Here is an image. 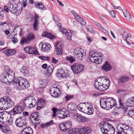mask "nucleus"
<instances>
[{
	"mask_svg": "<svg viewBox=\"0 0 134 134\" xmlns=\"http://www.w3.org/2000/svg\"><path fill=\"white\" fill-rule=\"evenodd\" d=\"M51 48V46L49 44H43L41 47V50L44 52H48Z\"/></svg>",
	"mask_w": 134,
	"mask_h": 134,
	"instance_id": "473e14b6",
	"label": "nucleus"
},
{
	"mask_svg": "<svg viewBox=\"0 0 134 134\" xmlns=\"http://www.w3.org/2000/svg\"><path fill=\"white\" fill-rule=\"evenodd\" d=\"M118 130L124 132L125 134H133V131L132 129L126 125L120 123L117 126Z\"/></svg>",
	"mask_w": 134,
	"mask_h": 134,
	"instance_id": "6e6552de",
	"label": "nucleus"
},
{
	"mask_svg": "<svg viewBox=\"0 0 134 134\" xmlns=\"http://www.w3.org/2000/svg\"><path fill=\"white\" fill-rule=\"evenodd\" d=\"M126 104L127 106L132 107L134 106V97L128 98L126 102Z\"/></svg>",
	"mask_w": 134,
	"mask_h": 134,
	"instance_id": "a878e982",
	"label": "nucleus"
},
{
	"mask_svg": "<svg viewBox=\"0 0 134 134\" xmlns=\"http://www.w3.org/2000/svg\"><path fill=\"white\" fill-rule=\"evenodd\" d=\"M34 4L35 5L36 7L38 9H42L43 10H45L46 9V8L42 3L41 2L40 3H35Z\"/></svg>",
	"mask_w": 134,
	"mask_h": 134,
	"instance_id": "c9c22d12",
	"label": "nucleus"
},
{
	"mask_svg": "<svg viewBox=\"0 0 134 134\" xmlns=\"http://www.w3.org/2000/svg\"><path fill=\"white\" fill-rule=\"evenodd\" d=\"M33 131L30 127H27L22 130L20 134H32Z\"/></svg>",
	"mask_w": 134,
	"mask_h": 134,
	"instance_id": "bb28decb",
	"label": "nucleus"
},
{
	"mask_svg": "<svg viewBox=\"0 0 134 134\" xmlns=\"http://www.w3.org/2000/svg\"><path fill=\"white\" fill-rule=\"evenodd\" d=\"M11 12L16 15H18L19 14L16 7H15L12 10H11Z\"/></svg>",
	"mask_w": 134,
	"mask_h": 134,
	"instance_id": "5fc2aeb1",
	"label": "nucleus"
},
{
	"mask_svg": "<svg viewBox=\"0 0 134 134\" xmlns=\"http://www.w3.org/2000/svg\"><path fill=\"white\" fill-rule=\"evenodd\" d=\"M54 69V66L52 65L48 66L47 68V75L49 76L52 73Z\"/></svg>",
	"mask_w": 134,
	"mask_h": 134,
	"instance_id": "58836bf2",
	"label": "nucleus"
},
{
	"mask_svg": "<svg viewBox=\"0 0 134 134\" xmlns=\"http://www.w3.org/2000/svg\"><path fill=\"white\" fill-rule=\"evenodd\" d=\"M76 105L73 103H70L68 106V109L69 110L75 111L76 108Z\"/></svg>",
	"mask_w": 134,
	"mask_h": 134,
	"instance_id": "72a5a7b5",
	"label": "nucleus"
},
{
	"mask_svg": "<svg viewBox=\"0 0 134 134\" xmlns=\"http://www.w3.org/2000/svg\"><path fill=\"white\" fill-rule=\"evenodd\" d=\"M76 20L81 24L84 25L86 23V21L82 17H75Z\"/></svg>",
	"mask_w": 134,
	"mask_h": 134,
	"instance_id": "79ce46f5",
	"label": "nucleus"
},
{
	"mask_svg": "<svg viewBox=\"0 0 134 134\" xmlns=\"http://www.w3.org/2000/svg\"><path fill=\"white\" fill-rule=\"evenodd\" d=\"M47 81L46 80H42L40 81V83L42 87H44L47 83Z\"/></svg>",
	"mask_w": 134,
	"mask_h": 134,
	"instance_id": "3c124183",
	"label": "nucleus"
},
{
	"mask_svg": "<svg viewBox=\"0 0 134 134\" xmlns=\"http://www.w3.org/2000/svg\"><path fill=\"white\" fill-rule=\"evenodd\" d=\"M7 75L9 80V82H14L15 79L14 72L10 69L8 66V69L6 71Z\"/></svg>",
	"mask_w": 134,
	"mask_h": 134,
	"instance_id": "4468645a",
	"label": "nucleus"
},
{
	"mask_svg": "<svg viewBox=\"0 0 134 134\" xmlns=\"http://www.w3.org/2000/svg\"><path fill=\"white\" fill-rule=\"evenodd\" d=\"M23 110V107L19 105L15 106L11 111L12 113L14 115L20 113L22 112Z\"/></svg>",
	"mask_w": 134,
	"mask_h": 134,
	"instance_id": "aec40b11",
	"label": "nucleus"
},
{
	"mask_svg": "<svg viewBox=\"0 0 134 134\" xmlns=\"http://www.w3.org/2000/svg\"><path fill=\"white\" fill-rule=\"evenodd\" d=\"M126 42L129 45L131 46L132 47H134V43L133 42H129L126 40Z\"/></svg>",
	"mask_w": 134,
	"mask_h": 134,
	"instance_id": "052dcab7",
	"label": "nucleus"
},
{
	"mask_svg": "<svg viewBox=\"0 0 134 134\" xmlns=\"http://www.w3.org/2000/svg\"><path fill=\"white\" fill-rule=\"evenodd\" d=\"M71 12L73 14L75 17H78L79 16V14L74 10H71Z\"/></svg>",
	"mask_w": 134,
	"mask_h": 134,
	"instance_id": "69168bd1",
	"label": "nucleus"
},
{
	"mask_svg": "<svg viewBox=\"0 0 134 134\" xmlns=\"http://www.w3.org/2000/svg\"><path fill=\"white\" fill-rule=\"evenodd\" d=\"M21 103H23L24 108L29 109L36 105L37 101L34 97L30 96L22 100Z\"/></svg>",
	"mask_w": 134,
	"mask_h": 134,
	"instance_id": "f03ea898",
	"label": "nucleus"
},
{
	"mask_svg": "<svg viewBox=\"0 0 134 134\" xmlns=\"http://www.w3.org/2000/svg\"><path fill=\"white\" fill-rule=\"evenodd\" d=\"M8 114L9 116V117L8 116L6 118L4 122L7 125H11L13 122V118L11 117V115L10 114L8 113Z\"/></svg>",
	"mask_w": 134,
	"mask_h": 134,
	"instance_id": "c756f323",
	"label": "nucleus"
},
{
	"mask_svg": "<svg viewBox=\"0 0 134 134\" xmlns=\"http://www.w3.org/2000/svg\"><path fill=\"white\" fill-rule=\"evenodd\" d=\"M129 79V77L125 76L121 77L118 80L119 83H124L128 81Z\"/></svg>",
	"mask_w": 134,
	"mask_h": 134,
	"instance_id": "f704fd0d",
	"label": "nucleus"
},
{
	"mask_svg": "<svg viewBox=\"0 0 134 134\" xmlns=\"http://www.w3.org/2000/svg\"><path fill=\"white\" fill-rule=\"evenodd\" d=\"M53 111L52 116L53 117L57 116L60 118H65L68 117L66 112H65L64 109H58L53 108L52 109Z\"/></svg>",
	"mask_w": 134,
	"mask_h": 134,
	"instance_id": "0eeeda50",
	"label": "nucleus"
},
{
	"mask_svg": "<svg viewBox=\"0 0 134 134\" xmlns=\"http://www.w3.org/2000/svg\"><path fill=\"white\" fill-rule=\"evenodd\" d=\"M77 107L79 111L89 115L92 114L94 111V109L88 103H80Z\"/></svg>",
	"mask_w": 134,
	"mask_h": 134,
	"instance_id": "423d86ee",
	"label": "nucleus"
},
{
	"mask_svg": "<svg viewBox=\"0 0 134 134\" xmlns=\"http://www.w3.org/2000/svg\"><path fill=\"white\" fill-rule=\"evenodd\" d=\"M80 122H85L88 120V119L85 117H82L81 116Z\"/></svg>",
	"mask_w": 134,
	"mask_h": 134,
	"instance_id": "774afa93",
	"label": "nucleus"
},
{
	"mask_svg": "<svg viewBox=\"0 0 134 134\" xmlns=\"http://www.w3.org/2000/svg\"><path fill=\"white\" fill-rule=\"evenodd\" d=\"M73 54L75 58L80 60H81L85 58V55L81 49L77 48L74 49Z\"/></svg>",
	"mask_w": 134,
	"mask_h": 134,
	"instance_id": "9d476101",
	"label": "nucleus"
},
{
	"mask_svg": "<svg viewBox=\"0 0 134 134\" xmlns=\"http://www.w3.org/2000/svg\"><path fill=\"white\" fill-rule=\"evenodd\" d=\"M42 36H43L48 37L51 39H53L55 38V37L54 35L46 32H43L42 34Z\"/></svg>",
	"mask_w": 134,
	"mask_h": 134,
	"instance_id": "2f4dec72",
	"label": "nucleus"
},
{
	"mask_svg": "<svg viewBox=\"0 0 134 134\" xmlns=\"http://www.w3.org/2000/svg\"><path fill=\"white\" fill-rule=\"evenodd\" d=\"M27 38L28 39V40H29V41H30V40L34 39L35 36L33 33H30L29 34L27 35Z\"/></svg>",
	"mask_w": 134,
	"mask_h": 134,
	"instance_id": "8fccbe9b",
	"label": "nucleus"
},
{
	"mask_svg": "<svg viewBox=\"0 0 134 134\" xmlns=\"http://www.w3.org/2000/svg\"><path fill=\"white\" fill-rule=\"evenodd\" d=\"M58 75L62 77H65V74L64 71L62 69H60L58 71Z\"/></svg>",
	"mask_w": 134,
	"mask_h": 134,
	"instance_id": "ea45409f",
	"label": "nucleus"
},
{
	"mask_svg": "<svg viewBox=\"0 0 134 134\" xmlns=\"http://www.w3.org/2000/svg\"><path fill=\"white\" fill-rule=\"evenodd\" d=\"M120 32H121V34L122 36V37L124 40L125 41L126 40H127V38L128 37H131V35L129 33H128L127 35H126L125 33V31L122 29H121L120 30Z\"/></svg>",
	"mask_w": 134,
	"mask_h": 134,
	"instance_id": "7c9ffc66",
	"label": "nucleus"
},
{
	"mask_svg": "<svg viewBox=\"0 0 134 134\" xmlns=\"http://www.w3.org/2000/svg\"><path fill=\"white\" fill-rule=\"evenodd\" d=\"M108 102L109 105H108L109 107V109L112 108L114 106L116 107V104L115 100L113 98L111 97L107 98Z\"/></svg>",
	"mask_w": 134,
	"mask_h": 134,
	"instance_id": "412c9836",
	"label": "nucleus"
},
{
	"mask_svg": "<svg viewBox=\"0 0 134 134\" xmlns=\"http://www.w3.org/2000/svg\"><path fill=\"white\" fill-rule=\"evenodd\" d=\"M128 115L130 116L134 115V109L130 110L128 113Z\"/></svg>",
	"mask_w": 134,
	"mask_h": 134,
	"instance_id": "680f3d73",
	"label": "nucleus"
},
{
	"mask_svg": "<svg viewBox=\"0 0 134 134\" xmlns=\"http://www.w3.org/2000/svg\"><path fill=\"white\" fill-rule=\"evenodd\" d=\"M66 59L68 61L71 63H73L75 60V59L72 56H71L66 57Z\"/></svg>",
	"mask_w": 134,
	"mask_h": 134,
	"instance_id": "de8ad7c7",
	"label": "nucleus"
},
{
	"mask_svg": "<svg viewBox=\"0 0 134 134\" xmlns=\"http://www.w3.org/2000/svg\"><path fill=\"white\" fill-rule=\"evenodd\" d=\"M26 120L23 118L19 117L16 120L15 123L17 127H21L26 124Z\"/></svg>",
	"mask_w": 134,
	"mask_h": 134,
	"instance_id": "dca6fc26",
	"label": "nucleus"
},
{
	"mask_svg": "<svg viewBox=\"0 0 134 134\" xmlns=\"http://www.w3.org/2000/svg\"><path fill=\"white\" fill-rule=\"evenodd\" d=\"M16 51L14 49H7L4 51V53L8 56L14 55Z\"/></svg>",
	"mask_w": 134,
	"mask_h": 134,
	"instance_id": "cd10ccee",
	"label": "nucleus"
},
{
	"mask_svg": "<svg viewBox=\"0 0 134 134\" xmlns=\"http://www.w3.org/2000/svg\"><path fill=\"white\" fill-rule=\"evenodd\" d=\"M110 83L107 77H102L98 78L94 83L95 88L100 91H104L109 88Z\"/></svg>",
	"mask_w": 134,
	"mask_h": 134,
	"instance_id": "f257e3e1",
	"label": "nucleus"
},
{
	"mask_svg": "<svg viewBox=\"0 0 134 134\" xmlns=\"http://www.w3.org/2000/svg\"><path fill=\"white\" fill-rule=\"evenodd\" d=\"M78 128H73L69 130L68 133L70 134H75L78 132Z\"/></svg>",
	"mask_w": 134,
	"mask_h": 134,
	"instance_id": "c03bdc74",
	"label": "nucleus"
},
{
	"mask_svg": "<svg viewBox=\"0 0 134 134\" xmlns=\"http://www.w3.org/2000/svg\"><path fill=\"white\" fill-rule=\"evenodd\" d=\"M8 8L9 11L11 12V10H12L15 8L13 7V5L12 4L10 3H8Z\"/></svg>",
	"mask_w": 134,
	"mask_h": 134,
	"instance_id": "4d7b16f0",
	"label": "nucleus"
},
{
	"mask_svg": "<svg viewBox=\"0 0 134 134\" xmlns=\"http://www.w3.org/2000/svg\"><path fill=\"white\" fill-rule=\"evenodd\" d=\"M109 12L112 17H115L116 15V13L113 10H111L109 11Z\"/></svg>",
	"mask_w": 134,
	"mask_h": 134,
	"instance_id": "338daca9",
	"label": "nucleus"
},
{
	"mask_svg": "<svg viewBox=\"0 0 134 134\" xmlns=\"http://www.w3.org/2000/svg\"><path fill=\"white\" fill-rule=\"evenodd\" d=\"M2 131L4 133H8L10 132V129L8 127H5L4 126L2 128Z\"/></svg>",
	"mask_w": 134,
	"mask_h": 134,
	"instance_id": "49530a36",
	"label": "nucleus"
},
{
	"mask_svg": "<svg viewBox=\"0 0 134 134\" xmlns=\"http://www.w3.org/2000/svg\"><path fill=\"white\" fill-rule=\"evenodd\" d=\"M122 11L125 17L131 16L130 13L125 9H123L122 10Z\"/></svg>",
	"mask_w": 134,
	"mask_h": 134,
	"instance_id": "09e8293b",
	"label": "nucleus"
},
{
	"mask_svg": "<svg viewBox=\"0 0 134 134\" xmlns=\"http://www.w3.org/2000/svg\"><path fill=\"white\" fill-rule=\"evenodd\" d=\"M57 85L55 84H53L52 85V86L51 87L50 89V90H51L53 88L54 89H55V90L59 89L58 87H57Z\"/></svg>",
	"mask_w": 134,
	"mask_h": 134,
	"instance_id": "bf43d9fd",
	"label": "nucleus"
},
{
	"mask_svg": "<svg viewBox=\"0 0 134 134\" xmlns=\"http://www.w3.org/2000/svg\"><path fill=\"white\" fill-rule=\"evenodd\" d=\"M14 102L9 97L6 96L0 99V109L9 108L14 105Z\"/></svg>",
	"mask_w": 134,
	"mask_h": 134,
	"instance_id": "7ed1b4c3",
	"label": "nucleus"
},
{
	"mask_svg": "<svg viewBox=\"0 0 134 134\" xmlns=\"http://www.w3.org/2000/svg\"><path fill=\"white\" fill-rule=\"evenodd\" d=\"M5 12L3 8H0V17L5 16Z\"/></svg>",
	"mask_w": 134,
	"mask_h": 134,
	"instance_id": "864d4df0",
	"label": "nucleus"
},
{
	"mask_svg": "<svg viewBox=\"0 0 134 134\" xmlns=\"http://www.w3.org/2000/svg\"><path fill=\"white\" fill-rule=\"evenodd\" d=\"M9 116L8 114V112H0V122H4L6 118Z\"/></svg>",
	"mask_w": 134,
	"mask_h": 134,
	"instance_id": "b1692460",
	"label": "nucleus"
},
{
	"mask_svg": "<svg viewBox=\"0 0 134 134\" xmlns=\"http://www.w3.org/2000/svg\"><path fill=\"white\" fill-rule=\"evenodd\" d=\"M73 97L72 95H67L65 97L66 101H67L68 100L72 99Z\"/></svg>",
	"mask_w": 134,
	"mask_h": 134,
	"instance_id": "13d9d810",
	"label": "nucleus"
},
{
	"mask_svg": "<svg viewBox=\"0 0 134 134\" xmlns=\"http://www.w3.org/2000/svg\"><path fill=\"white\" fill-rule=\"evenodd\" d=\"M13 83L18 84L19 86H21V88L23 89L28 88L30 86L29 82L26 80L21 77L18 78L16 80H15Z\"/></svg>",
	"mask_w": 134,
	"mask_h": 134,
	"instance_id": "1a4fd4ad",
	"label": "nucleus"
},
{
	"mask_svg": "<svg viewBox=\"0 0 134 134\" xmlns=\"http://www.w3.org/2000/svg\"><path fill=\"white\" fill-rule=\"evenodd\" d=\"M100 103L101 107L102 108L106 109H109V107H108V106L109 104L108 102L107 98L101 99L100 101Z\"/></svg>",
	"mask_w": 134,
	"mask_h": 134,
	"instance_id": "a211bd4d",
	"label": "nucleus"
},
{
	"mask_svg": "<svg viewBox=\"0 0 134 134\" xmlns=\"http://www.w3.org/2000/svg\"><path fill=\"white\" fill-rule=\"evenodd\" d=\"M53 122L51 120L50 121L47 122L45 124L42 123L41 124V128H43L47 127L52 125Z\"/></svg>",
	"mask_w": 134,
	"mask_h": 134,
	"instance_id": "37998d69",
	"label": "nucleus"
},
{
	"mask_svg": "<svg viewBox=\"0 0 134 134\" xmlns=\"http://www.w3.org/2000/svg\"><path fill=\"white\" fill-rule=\"evenodd\" d=\"M55 48L57 54L58 55H61L63 53L62 49L61 44L59 42H58L55 45Z\"/></svg>",
	"mask_w": 134,
	"mask_h": 134,
	"instance_id": "4be33fe9",
	"label": "nucleus"
},
{
	"mask_svg": "<svg viewBox=\"0 0 134 134\" xmlns=\"http://www.w3.org/2000/svg\"><path fill=\"white\" fill-rule=\"evenodd\" d=\"M99 126L101 131L103 134H114L115 129L109 123H105L103 122L100 123Z\"/></svg>",
	"mask_w": 134,
	"mask_h": 134,
	"instance_id": "20e7f679",
	"label": "nucleus"
},
{
	"mask_svg": "<svg viewBox=\"0 0 134 134\" xmlns=\"http://www.w3.org/2000/svg\"><path fill=\"white\" fill-rule=\"evenodd\" d=\"M71 125L72 123L71 121H67L61 123L59 125V127L61 130L65 132L70 128Z\"/></svg>",
	"mask_w": 134,
	"mask_h": 134,
	"instance_id": "f8f14e48",
	"label": "nucleus"
},
{
	"mask_svg": "<svg viewBox=\"0 0 134 134\" xmlns=\"http://www.w3.org/2000/svg\"><path fill=\"white\" fill-rule=\"evenodd\" d=\"M39 58L42 60H48L49 59V58L47 57L44 56H40Z\"/></svg>",
	"mask_w": 134,
	"mask_h": 134,
	"instance_id": "e2e57ef3",
	"label": "nucleus"
},
{
	"mask_svg": "<svg viewBox=\"0 0 134 134\" xmlns=\"http://www.w3.org/2000/svg\"><path fill=\"white\" fill-rule=\"evenodd\" d=\"M27 68L25 66H23L20 69L21 73L24 76L28 75V71L26 69Z\"/></svg>",
	"mask_w": 134,
	"mask_h": 134,
	"instance_id": "4c0bfd02",
	"label": "nucleus"
},
{
	"mask_svg": "<svg viewBox=\"0 0 134 134\" xmlns=\"http://www.w3.org/2000/svg\"><path fill=\"white\" fill-rule=\"evenodd\" d=\"M71 68L74 73L77 74L83 70L84 66L82 65L76 63L74 64L73 65L71 66Z\"/></svg>",
	"mask_w": 134,
	"mask_h": 134,
	"instance_id": "9b49d317",
	"label": "nucleus"
},
{
	"mask_svg": "<svg viewBox=\"0 0 134 134\" xmlns=\"http://www.w3.org/2000/svg\"><path fill=\"white\" fill-rule=\"evenodd\" d=\"M8 69V66L5 65L4 68V72L0 76L1 81L4 83L9 82V80L7 75V73H6V71Z\"/></svg>",
	"mask_w": 134,
	"mask_h": 134,
	"instance_id": "ddd939ff",
	"label": "nucleus"
},
{
	"mask_svg": "<svg viewBox=\"0 0 134 134\" xmlns=\"http://www.w3.org/2000/svg\"><path fill=\"white\" fill-rule=\"evenodd\" d=\"M29 40H28L27 37L26 38L25 37H23L20 41V43L22 44L28 43H29Z\"/></svg>",
	"mask_w": 134,
	"mask_h": 134,
	"instance_id": "a18cd8bd",
	"label": "nucleus"
},
{
	"mask_svg": "<svg viewBox=\"0 0 134 134\" xmlns=\"http://www.w3.org/2000/svg\"><path fill=\"white\" fill-rule=\"evenodd\" d=\"M46 105L45 100L43 98H41L38 100L37 109L39 110Z\"/></svg>",
	"mask_w": 134,
	"mask_h": 134,
	"instance_id": "5701e85b",
	"label": "nucleus"
},
{
	"mask_svg": "<svg viewBox=\"0 0 134 134\" xmlns=\"http://www.w3.org/2000/svg\"><path fill=\"white\" fill-rule=\"evenodd\" d=\"M59 89L55 90L53 88L51 90H50V93L51 95L54 97H57L60 95Z\"/></svg>",
	"mask_w": 134,
	"mask_h": 134,
	"instance_id": "393cba45",
	"label": "nucleus"
},
{
	"mask_svg": "<svg viewBox=\"0 0 134 134\" xmlns=\"http://www.w3.org/2000/svg\"><path fill=\"white\" fill-rule=\"evenodd\" d=\"M87 30L90 32L92 33H93L94 31L93 28L90 25L87 26Z\"/></svg>",
	"mask_w": 134,
	"mask_h": 134,
	"instance_id": "603ef678",
	"label": "nucleus"
},
{
	"mask_svg": "<svg viewBox=\"0 0 134 134\" xmlns=\"http://www.w3.org/2000/svg\"><path fill=\"white\" fill-rule=\"evenodd\" d=\"M126 19L130 22H133L134 21V17H125Z\"/></svg>",
	"mask_w": 134,
	"mask_h": 134,
	"instance_id": "0e129e2a",
	"label": "nucleus"
},
{
	"mask_svg": "<svg viewBox=\"0 0 134 134\" xmlns=\"http://www.w3.org/2000/svg\"><path fill=\"white\" fill-rule=\"evenodd\" d=\"M30 118L32 122L36 124H39L40 122L39 116L37 112L32 113L30 116Z\"/></svg>",
	"mask_w": 134,
	"mask_h": 134,
	"instance_id": "2eb2a0df",
	"label": "nucleus"
},
{
	"mask_svg": "<svg viewBox=\"0 0 134 134\" xmlns=\"http://www.w3.org/2000/svg\"><path fill=\"white\" fill-rule=\"evenodd\" d=\"M78 132L80 134H88L91 131V129L88 127H84L81 129H78Z\"/></svg>",
	"mask_w": 134,
	"mask_h": 134,
	"instance_id": "6ab92c4d",
	"label": "nucleus"
},
{
	"mask_svg": "<svg viewBox=\"0 0 134 134\" xmlns=\"http://www.w3.org/2000/svg\"><path fill=\"white\" fill-rule=\"evenodd\" d=\"M71 33L68 32L67 33L66 37L68 40L71 41Z\"/></svg>",
	"mask_w": 134,
	"mask_h": 134,
	"instance_id": "6e6d98bb",
	"label": "nucleus"
},
{
	"mask_svg": "<svg viewBox=\"0 0 134 134\" xmlns=\"http://www.w3.org/2000/svg\"><path fill=\"white\" fill-rule=\"evenodd\" d=\"M102 68L103 70L107 72L111 70L112 67L110 66L109 63L107 62L102 66Z\"/></svg>",
	"mask_w": 134,
	"mask_h": 134,
	"instance_id": "c85d7f7f",
	"label": "nucleus"
},
{
	"mask_svg": "<svg viewBox=\"0 0 134 134\" xmlns=\"http://www.w3.org/2000/svg\"><path fill=\"white\" fill-rule=\"evenodd\" d=\"M102 54L98 52L91 50L89 53V59L91 61L96 64L100 63L102 60Z\"/></svg>",
	"mask_w": 134,
	"mask_h": 134,
	"instance_id": "39448f33",
	"label": "nucleus"
},
{
	"mask_svg": "<svg viewBox=\"0 0 134 134\" xmlns=\"http://www.w3.org/2000/svg\"><path fill=\"white\" fill-rule=\"evenodd\" d=\"M25 52L27 53L33 54H38V51L36 48L34 47L27 46L24 49Z\"/></svg>",
	"mask_w": 134,
	"mask_h": 134,
	"instance_id": "f3484780",
	"label": "nucleus"
},
{
	"mask_svg": "<svg viewBox=\"0 0 134 134\" xmlns=\"http://www.w3.org/2000/svg\"><path fill=\"white\" fill-rule=\"evenodd\" d=\"M119 104L120 107L119 108L121 109L122 111L124 112L125 113L127 110V108L125 107L124 105V104L123 103V101H121V100H119Z\"/></svg>",
	"mask_w": 134,
	"mask_h": 134,
	"instance_id": "a19ab883",
	"label": "nucleus"
},
{
	"mask_svg": "<svg viewBox=\"0 0 134 134\" xmlns=\"http://www.w3.org/2000/svg\"><path fill=\"white\" fill-rule=\"evenodd\" d=\"M38 17H35L34 19V21L33 26L34 29L35 30H38Z\"/></svg>",
	"mask_w": 134,
	"mask_h": 134,
	"instance_id": "e433bc0d",
	"label": "nucleus"
}]
</instances>
